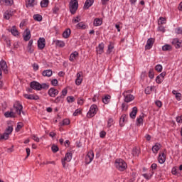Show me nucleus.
I'll list each match as a JSON object with an SVG mask.
<instances>
[{"mask_svg":"<svg viewBox=\"0 0 182 182\" xmlns=\"http://www.w3.org/2000/svg\"><path fill=\"white\" fill-rule=\"evenodd\" d=\"M115 167L119 171H124V170L127 168V164L126 163V161H124V160L122 159H118L115 161Z\"/></svg>","mask_w":182,"mask_h":182,"instance_id":"1","label":"nucleus"},{"mask_svg":"<svg viewBox=\"0 0 182 182\" xmlns=\"http://www.w3.org/2000/svg\"><path fill=\"white\" fill-rule=\"evenodd\" d=\"M77 8H79V3L77 2V0H70V12L72 14V15H75L76 14Z\"/></svg>","mask_w":182,"mask_h":182,"instance_id":"2","label":"nucleus"},{"mask_svg":"<svg viewBox=\"0 0 182 182\" xmlns=\"http://www.w3.org/2000/svg\"><path fill=\"white\" fill-rule=\"evenodd\" d=\"M23 107L19 103V102H16L11 109L15 112L16 114L21 116Z\"/></svg>","mask_w":182,"mask_h":182,"instance_id":"3","label":"nucleus"},{"mask_svg":"<svg viewBox=\"0 0 182 182\" xmlns=\"http://www.w3.org/2000/svg\"><path fill=\"white\" fill-rule=\"evenodd\" d=\"M130 93H132V90L124 91L122 94L126 103H130V102L134 100V96Z\"/></svg>","mask_w":182,"mask_h":182,"instance_id":"4","label":"nucleus"},{"mask_svg":"<svg viewBox=\"0 0 182 182\" xmlns=\"http://www.w3.org/2000/svg\"><path fill=\"white\" fill-rule=\"evenodd\" d=\"M73 156V154H72L71 152L65 154V158L61 160L63 168H66V161L69 163V161L72 160Z\"/></svg>","mask_w":182,"mask_h":182,"instance_id":"5","label":"nucleus"},{"mask_svg":"<svg viewBox=\"0 0 182 182\" xmlns=\"http://www.w3.org/2000/svg\"><path fill=\"white\" fill-rule=\"evenodd\" d=\"M96 113H97V105H91L89 112L87 114V117L90 118L95 116Z\"/></svg>","mask_w":182,"mask_h":182,"instance_id":"6","label":"nucleus"},{"mask_svg":"<svg viewBox=\"0 0 182 182\" xmlns=\"http://www.w3.org/2000/svg\"><path fill=\"white\" fill-rule=\"evenodd\" d=\"M48 95L50 97H56L59 95V90L58 89H55V87H51L48 91Z\"/></svg>","mask_w":182,"mask_h":182,"instance_id":"7","label":"nucleus"},{"mask_svg":"<svg viewBox=\"0 0 182 182\" xmlns=\"http://www.w3.org/2000/svg\"><path fill=\"white\" fill-rule=\"evenodd\" d=\"M46 46V41H45V38H40L38 40V49H40L41 50H42V49L45 48V46Z\"/></svg>","mask_w":182,"mask_h":182,"instance_id":"8","label":"nucleus"},{"mask_svg":"<svg viewBox=\"0 0 182 182\" xmlns=\"http://www.w3.org/2000/svg\"><path fill=\"white\" fill-rule=\"evenodd\" d=\"M30 87L33 90H41V83L36 81H33L30 83Z\"/></svg>","mask_w":182,"mask_h":182,"instance_id":"9","label":"nucleus"},{"mask_svg":"<svg viewBox=\"0 0 182 182\" xmlns=\"http://www.w3.org/2000/svg\"><path fill=\"white\" fill-rule=\"evenodd\" d=\"M76 76H77V78L75 80V85H77V86H80V85H82V82L83 81V77L82 76V73H77Z\"/></svg>","mask_w":182,"mask_h":182,"instance_id":"10","label":"nucleus"},{"mask_svg":"<svg viewBox=\"0 0 182 182\" xmlns=\"http://www.w3.org/2000/svg\"><path fill=\"white\" fill-rule=\"evenodd\" d=\"M153 45H154V38H149L145 46L146 50H149L151 48H153Z\"/></svg>","mask_w":182,"mask_h":182,"instance_id":"11","label":"nucleus"},{"mask_svg":"<svg viewBox=\"0 0 182 182\" xmlns=\"http://www.w3.org/2000/svg\"><path fill=\"white\" fill-rule=\"evenodd\" d=\"M23 40L27 42L31 39V30L29 28H26L23 35Z\"/></svg>","mask_w":182,"mask_h":182,"instance_id":"12","label":"nucleus"},{"mask_svg":"<svg viewBox=\"0 0 182 182\" xmlns=\"http://www.w3.org/2000/svg\"><path fill=\"white\" fill-rule=\"evenodd\" d=\"M4 116L6 118H15L16 117V114L14 112V109H11V111H7L4 113Z\"/></svg>","mask_w":182,"mask_h":182,"instance_id":"13","label":"nucleus"},{"mask_svg":"<svg viewBox=\"0 0 182 182\" xmlns=\"http://www.w3.org/2000/svg\"><path fill=\"white\" fill-rule=\"evenodd\" d=\"M23 97L28 100H38L39 96L34 95L23 94Z\"/></svg>","mask_w":182,"mask_h":182,"instance_id":"14","label":"nucleus"},{"mask_svg":"<svg viewBox=\"0 0 182 182\" xmlns=\"http://www.w3.org/2000/svg\"><path fill=\"white\" fill-rule=\"evenodd\" d=\"M0 66H1V69H2L3 72H4V73H8V72H9L8 65L6 64V62L5 60H1L0 62Z\"/></svg>","mask_w":182,"mask_h":182,"instance_id":"15","label":"nucleus"},{"mask_svg":"<svg viewBox=\"0 0 182 182\" xmlns=\"http://www.w3.org/2000/svg\"><path fill=\"white\" fill-rule=\"evenodd\" d=\"M172 44H173L176 49H180V48L182 46V43L181 41H178V38H174L172 41Z\"/></svg>","mask_w":182,"mask_h":182,"instance_id":"16","label":"nucleus"},{"mask_svg":"<svg viewBox=\"0 0 182 182\" xmlns=\"http://www.w3.org/2000/svg\"><path fill=\"white\" fill-rule=\"evenodd\" d=\"M158 161L160 164H163L166 161V154L164 153H161L159 155Z\"/></svg>","mask_w":182,"mask_h":182,"instance_id":"17","label":"nucleus"},{"mask_svg":"<svg viewBox=\"0 0 182 182\" xmlns=\"http://www.w3.org/2000/svg\"><path fill=\"white\" fill-rule=\"evenodd\" d=\"M95 0H86L84 4V9H89L93 5Z\"/></svg>","mask_w":182,"mask_h":182,"instance_id":"18","label":"nucleus"},{"mask_svg":"<svg viewBox=\"0 0 182 182\" xmlns=\"http://www.w3.org/2000/svg\"><path fill=\"white\" fill-rule=\"evenodd\" d=\"M105 51V44L103 43H101L99 44L98 48H97V53L99 55H102L103 52Z\"/></svg>","mask_w":182,"mask_h":182,"instance_id":"19","label":"nucleus"},{"mask_svg":"<svg viewBox=\"0 0 182 182\" xmlns=\"http://www.w3.org/2000/svg\"><path fill=\"white\" fill-rule=\"evenodd\" d=\"M70 33H72L70 28H66L63 33V38H64V39H68V38L70 36Z\"/></svg>","mask_w":182,"mask_h":182,"instance_id":"20","label":"nucleus"},{"mask_svg":"<svg viewBox=\"0 0 182 182\" xmlns=\"http://www.w3.org/2000/svg\"><path fill=\"white\" fill-rule=\"evenodd\" d=\"M42 75L44 77H50V76L53 75V73L52 72V70H45L42 72Z\"/></svg>","mask_w":182,"mask_h":182,"instance_id":"21","label":"nucleus"},{"mask_svg":"<svg viewBox=\"0 0 182 182\" xmlns=\"http://www.w3.org/2000/svg\"><path fill=\"white\" fill-rule=\"evenodd\" d=\"M137 114V107H134L132 111L130 112L129 116L131 119H136Z\"/></svg>","mask_w":182,"mask_h":182,"instance_id":"22","label":"nucleus"},{"mask_svg":"<svg viewBox=\"0 0 182 182\" xmlns=\"http://www.w3.org/2000/svg\"><path fill=\"white\" fill-rule=\"evenodd\" d=\"M54 43L58 48H65V43L63 42V41H60V40H55Z\"/></svg>","mask_w":182,"mask_h":182,"instance_id":"23","label":"nucleus"},{"mask_svg":"<svg viewBox=\"0 0 182 182\" xmlns=\"http://www.w3.org/2000/svg\"><path fill=\"white\" fill-rule=\"evenodd\" d=\"M126 119H127V115L126 114H123L119 119V124L122 127L124 126V122H126Z\"/></svg>","mask_w":182,"mask_h":182,"instance_id":"24","label":"nucleus"},{"mask_svg":"<svg viewBox=\"0 0 182 182\" xmlns=\"http://www.w3.org/2000/svg\"><path fill=\"white\" fill-rule=\"evenodd\" d=\"M161 147V144L156 143L153 147H152V151L153 153L157 154L159 150H160Z\"/></svg>","mask_w":182,"mask_h":182,"instance_id":"25","label":"nucleus"},{"mask_svg":"<svg viewBox=\"0 0 182 182\" xmlns=\"http://www.w3.org/2000/svg\"><path fill=\"white\" fill-rule=\"evenodd\" d=\"M10 32L14 36H18L19 35V31H18V29H16L15 26L11 28Z\"/></svg>","mask_w":182,"mask_h":182,"instance_id":"26","label":"nucleus"},{"mask_svg":"<svg viewBox=\"0 0 182 182\" xmlns=\"http://www.w3.org/2000/svg\"><path fill=\"white\" fill-rule=\"evenodd\" d=\"M77 29H86L87 26L83 22H80L76 25Z\"/></svg>","mask_w":182,"mask_h":182,"instance_id":"27","label":"nucleus"},{"mask_svg":"<svg viewBox=\"0 0 182 182\" xmlns=\"http://www.w3.org/2000/svg\"><path fill=\"white\" fill-rule=\"evenodd\" d=\"M76 56H79V53H77V51L72 53L70 55V62H73L75 59H76Z\"/></svg>","mask_w":182,"mask_h":182,"instance_id":"28","label":"nucleus"},{"mask_svg":"<svg viewBox=\"0 0 182 182\" xmlns=\"http://www.w3.org/2000/svg\"><path fill=\"white\" fill-rule=\"evenodd\" d=\"M102 23H103V21L102 20V18H95L94 20L93 25L94 26H100Z\"/></svg>","mask_w":182,"mask_h":182,"instance_id":"29","label":"nucleus"},{"mask_svg":"<svg viewBox=\"0 0 182 182\" xmlns=\"http://www.w3.org/2000/svg\"><path fill=\"white\" fill-rule=\"evenodd\" d=\"M143 119H144V114H141L139 118L136 119V124L137 126H140V124H143Z\"/></svg>","mask_w":182,"mask_h":182,"instance_id":"30","label":"nucleus"},{"mask_svg":"<svg viewBox=\"0 0 182 182\" xmlns=\"http://www.w3.org/2000/svg\"><path fill=\"white\" fill-rule=\"evenodd\" d=\"M132 156H134V157H139V154H140V151L137 148H134L132 149Z\"/></svg>","mask_w":182,"mask_h":182,"instance_id":"31","label":"nucleus"},{"mask_svg":"<svg viewBox=\"0 0 182 182\" xmlns=\"http://www.w3.org/2000/svg\"><path fill=\"white\" fill-rule=\"evenodd\" d=\"M112 97L110 95H107L105 96V97H102V102L105 103V105H107L109 102H110V99Z\"/></svg>","mask_w":182,"mask_h":182,"instance_id":"32","label":"nucleus"},{"mask_svg":"<svg viewBox=\"0 0 182 182\" xmlns=\"http://www.w3.org/2000/svg\"><path fill=\"white\" fill-rule=\"evenodd\" d=\"M48 5H49V0H42L41 1V8H48Z\"/></svg>","mask_w":182,"mask_h":182,"instance_id":"33","label":"nucleus"},{"mask_svg":"<svg viewBox=\"0 0 182 182\" xmlns=\"http://www.w3.org/2000/svg\"><path fill=\"white\" fill-rule=\"evenodd\" d=\"M8 139H9V134L6 132L0 136V140H8Z\"/></svg>","mask_w":182,"mask_h":182,"instance_id":"34","label":"nucleus"},{"mask_svg":"<svg viewBox=\"0 0 182 182\" xmlns=\"http://www.w3.org/2000/svg\"><path fill=\"white\" fill-rule=\"evenodd\" d=\"M11 16H12V14H11V11H5V13L4 14V19H10Z\"/></svg>","mask_w":182,"mask_h":182,"instance_id":"35","label":"nucleus"},{"mask_svg":"<svg viewBox=\"0 0 182 182\" xmlns=\"http://www.w3.org/2000/svg\"><path fill=\"white\" fill-rule=\"evenodd\" d=\"M113 49H114V46L113 45V43H110V44L108 46V49L107 50V53H108V55H110V53H112Z\"/></svg>","mask_w":182,"mask_h":182,"instance_id":"36","label":"nucleus"},{"mask_svg":"<svg viewBox=\"0 0 182 182\" xmlns=\"http://www.w3.org/2000/svg\"><path fill=\"white\" fill-rule=\"evenodd\" d=\"M34 21H37L38 22H42V16L40 14H35L33 15Z\"/></svg>","mask_w":182,"mask_h":182,"instance_id":"37","label":"nucleus"},{"mask_svg":"<svg viewBox=\"0 0 182 182\" xmlns=\"http://www.w3.org/2000/svg\"><path fill=\"white\" fill-rule=\"evenodd\" d=\"M154 174V172H152V173H143L142 176L146 178V180H150L151 177H153V175Z\"/></svg>","mask_w":182,"mask_h":182,"instance_id":"38","label":"nucleus"},{"mask_svg":"<svg viewBox=\"0 0 182 182\" xmlns=\"http://www.w3.org/2000/svg\"><path fill=\"white\" fill-rule=\"evenodd\" d=\"M87 159H90L91 160H93L94 157H95V154L93 153V151H90L86 155V156Z\"/></svg>","mask_w":182,"mask_h":182,"instance_id":"39","label":"nucleus"},{"mask_svg":"<svg viewBox=\"0 0 182 182\" xmlns=\"http://www.w3.org/2000/svg\"><path fill=\"white\" fill-rule=\"evenodd\" d=\"M162 50L167 51V50H171V46L168 44H166L162 46Z\"/></svg>","mask_w":182,"mask_h":182,"instance_id":"40","label":"nucleus"},{"mask_svg":"<svg viewBox=\"0 0 182 182\" xmlns=\"http://www.w3.org/2000/svg\"><path fill=\"white\" fill-rule=\"evenodd\" d=\"M51 150L53 153H58V151H59V147L58 145L53 144L51 146Z\"/></svg>","mask_w":182,"mask_h":182,"instance_id":"41","label":"nucleus"},{"mask_svg":"<svg viewBox=\"0 0 182 182\" xmlns=\"http://www.w3.org/2000/svg\"><path fill=\"white\" fill-rule=\"evenodd\" d=\"M153 92V86L151 87H146L145 89V93L146 95H150Z\"/></svg>","mask_w":182,"mask_h":182,"instance_id":"42","label":"nucleus"},{"mask_svg":"<svg viewBox=\"0 0 182 182\" xmlns=\"http://www.w3.org/2000/svg\"><path fill=\"white\" fill-rule=\"evenodd\" d=\"M23 127V124L22 122H18L16 128V132H19Z\"/></svg>","mask_w":182,"mask_h":182,"instance_id":"43","label":"nucleus"},{"mask_svg":"<svg viewBox=\"0 0 182 182\" xmlns=\"http://www.w3.org/2000/svg\"><path fill=\"white\" fill-rule=\"evenodd\" d=\"M175 33H176V35H182V27L175 28Z\"/></svg>","mask_w":182,"mask_h":182,"instance_id":"44","label":"nucleus"},{"mask_svg":"<svg viewBox=\"0 0 182 182\" xmlns=\"http://www.w3.org/2000/svg\"><path fill=\"white\" fill-rule=\"evenodd\" d=\"M42 89H49V85L46 83L40 84V90Z\"/></svg>","mask_w":182,"mask_h":182,"instance_id":"45","label":"nucleus"},{"mask_svg":"<svg viewBox=\"0 0 182 182\" xmlns=\"http://www.w3.org/2000/svg\"><path fill=\"white\" fill-rule=\"evenodd\" d=\"M166 18L164 17H160L159 20V24L160 25H164V23H166Z\"/></svg>","mask_w":182,"mask_h":182,"instance_id":"46","label":"nucleus"},{"mask_svg":"<svg viewBox=\"0 0 182 182\" xmlns=\"http://www.w3.org/2000/svg\"><path fill=\"white\" fill-rule=\"evenodd\" d=\"M12 132H14V127H12V126H9L6 129V133L11 134L12 133Z\"/></svg>","mask_w":182,"mask_h":182,"instance_id":"47","label":"nucleus"},{"mask_svg":"<svg viewBox=\"0 0 182 182\" xmlns=\"http://www.w3.org/2000/svg\"><path fill=\"white\" fill-rule=\"evenodd\" d=\"M155 70L157 72H161L163 70V66L160 64H158L155 66Z\"/></svg>","mask_w":182,"mask_h":182,"instance_id":"48","label":"nucleus"},{"mask_svg":"<svg viewBox=\"0 0 182 182\" xmlns=\"http://www.w3.org/2000/svg\"><path fill=\"white\" fill-rule=\"evenodd\" d=\"M63 99L62 96H58L57 97L55 100H52V102H53V103H60V100Z\"/></svg>","mask_w":182,"mask_h":182,"instance_id":"49","label":"nucleus"},{"mask_svg":"<svg viewBox=\"0 0 182 182\" xmlns=\"http://www.w3.org/2000/svg\"><path fill=\"white\" fill-rule=\"evenodd\" d=\"M70 124V121L68 119H65L63 120L62 126H68V124Z\"/></svg>","mask_w":182,"mask_h":182,"instance_id":"50","label":"nucleus"},{"mask_svg":"<svg viewBox=\"0 0 182 182\" xmlns=\"http://www.w3.org/2000/svg\"><path fill=\"white\" fill-rule=\"evenodd\" d=\"M6 5H13L14 0H2Z\"/></svg>","mask_w":182,"mask_h":182,"instance_id":"51","label":"nucleus"},{"mask_svg":"<svg viewBox=\"0 0 182 182\" xmlns=\"http://www.w3.org/2000/svg\"><path fill=\"white\" fill-rule=\"evenodd\" d=\"M149 77H150V79H154V71L153 70H149Z\"/></svg>","mask_w":182,"mask_h":182,"instance_id":"52","label":"nucleus"},{"mask_svg":"<svg viewBox=\"0 0 182 182\" xmlns=\"http://www.w3.org/2000/svg\"><path fill=\"white\" fill-rule=\"evenodd\" d=\"M67 101L68 102V103H73V102H75V97L69 96L67 97Z\"/></svg>","mask_w":182,"mask_h":182,"instance_id":"53","label":"nucleus"},{"mask_svg":"<svg viewBox=\"0 0 182 182\" xmlns=\"http://www.w3.org/2000/svg\"><path fill=\"white\" fill-rule=\"evenodd\" d=\"M163 80H164L161 77H160L159 75H158L156 78V83H161L163 82Z\"/></svg>","mask_w":182,"mask_h":182,"instance_id":"54","label":"nucleus"},{"mask_svg":"<svg viewBox=\"0 0 182 182\" xmlns=\"http://www.w3.org/2000/svg\"><path fill=\"white\" fill-rule=\"evenodd\" d=\"M62 95L60 96L63 97V99H64L65 96L68 95V90L66 88L63 89L61 92Z\"/></svg>","mask_w":182,"mask_h":182,"instance_id":"55","label":"nucleus"},{"mask_svg":"<svg viewBox=\"0 0 182 182\" xmlns=\"http://www.w3.org/2000/svg\"><path fill=\"white\" fill-rule=\"evenodd\" d=\"M113 124V118H109L107 122V127H112Z\"/></svg>","mask_w":182,"mask_h":182,"instance_id":"56","label":"nucleus"},{"mask_svg":"<svg viewBox=\"0 0 182 182\" xmlns=\"http://www.w3.org/2000/svg\"><path fill=\"white\" fill-rule=\"evenodd\" d=\"M58 79L55 78L51 80V85L52 86H57L58 85Z\"/></svg>","mask_w":182,"mask_h":182,"instance_id":"57","label":"nucleus"},{"mask_svg":"<svg viewBox=\"0 0 182 182\" xmlns=\"http://www.w3.org/2000/svg\"><path fill=\"white\" fill-rule=\"evenodd\" d=\"M32 139L34 141H36V143H39V137H38V136L33 134L32 135Z\"/></svg>","mask_w":182,"mask_h":182,"instance_id":"58","label":"nucleus"},{"mask_svg":"<svg viewBox=\"0 0 182 182\" xmlns=\"http://www.w3.org/2000/svg\"><path fill=\"white\" fill-rule=\"evenodd\" d=\"M33 69L35 70V72H36V70H39V65L36 63L33 64Z\"/></svg>","mask_w":182,"mask_h":182,"instance_id":"59","label":"nucleus"},{"mask_svg":"<svg viewBox=\"0 0 182 182\" xmlns=\"http://www.w3.org/2000/svg\"><path fill=\"white\" fill-rule=\"evenodd\" d=\"M128 108H129V105H127V104H125V103L122 104V110H127Z\"/></svg>","mask_w":182,"mask_h":182,"instance_id":"60","label":"nucleus"},{"mask_svg":"<svg viewBox=\"0 0 182 182\" xmlns=\"http://www.w3.org/2000/svg\"><path fill=\"white\" fill-rule=\"evenodd\" d=\"M80 113H82V111H80V109H77L74 113H73V116H78V114H80Z\"/></svg>","mask_w":182,"mask_h":182,"instance_id":"61","label":"nucleus"},{"mask_svg":"<svg viewBox=\"0 0 182 182\" xmlns=\"http://www.w3.org/2000/svg\"><path fill=\"white\" fill-rule=\"evenodd\" d=\"M175 97L176 100H181V93L178 92L176 95Z\"/></svg>","mask_w":182,"mask_h":182,"instance_id":"62","label":"nucleus"},{"mask_svg":"<svg viewBox=\"0 0 182 182\" xmlns=\"http://www.w3.org/2000/svg\"><path fill=\"white\" fill-rule=\"evenodd\" d=\"M85 100H83V98H78L77 100V104L78 105H83Z\"/></svg>","mask_w":182,"mask_h":182,"instance_id":"63","label":"nucleus"},{"mask_svg":"<svg viewBox=\"0 0 182 182\" xmlns=\"http://www.w3.org/2000/svg\"><path fill=\"white\" fill-rule=\"evenodd\" d=\"M176 122L177 123H182V116H180V117H176Z\"/></svg>","mask_w":182,"mask_h":182,"instance_id":"64","label":"nucleus"}]
</instances>
